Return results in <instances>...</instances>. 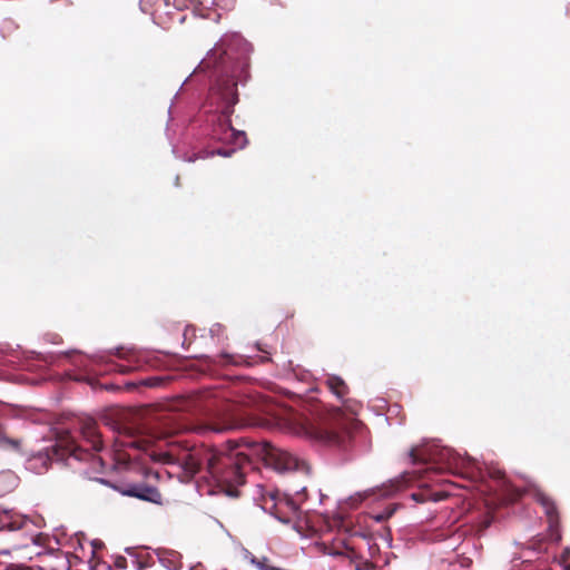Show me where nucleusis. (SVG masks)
Returning <instances> with one entry per match:
<instances>
[{
	"label": "nucleus",
	"mask_w": 570,
	"mask_h": 570,
	"mask_svg": "<svg viewBox=\"0 0 570 570\" xmlns=\"http://www.w3.org/2000/svg\"><path fill=\"white\" fill-rule=\"evenodd\" d=\"M28 525L29 521L20 514L11 510H0V531H18L28 528Z\"/></svg>",
	"instance_id": "6e6552de"
},
{
	"label": "nucleus",
	"mask_w": 570,
	"mask_h": 570,
	"mask_svg": "<svg viewBox=\"0 0 570 570\" xmlns=\"http://www.w3.org/2000/svg\"><path fill=\"white\" fill-rule=\"evenodd\" d=\"M203 461L210 479L220 487H226L228 495H236L237 488L245 483L246 468L249 464L248 454L239 445L228 443L222 449L205 452Z\"/></svg>",
	"instance_id": "7ed1b4c3"
},
{
	"label": "nucleus",
	"mask_w": 570,
	"mask_h": 570,
	"mask_svg": "<svg viewBox=\"0 0 570 570\" xmlns=\"http://www.w3.org/2000/svg\"><path fill=\"white\" fill-rule=\"evenodd\" d=\"M254 451L261 456L267 466L273 468L277 472H308L306 462L286 450L275 448L268 443H263L255 444Z\"/></svg>",
	"instance_id": "39448f33"
},
{
	"label": "nucleus",
	"mask_w": 570,
	"mask_h": 570,
	"mask_svg": "<svg viewBox=\"0 0 570 570\" xmlns=\"http://www.w3.org/2000/svg\"><path fill=\"white\" fill-rule=\"evenodd\" d=\"M377 492H381L380 497H386V495L391 494L392 490L391 489L387 490L385 488V485H382L380 488L379 487L370 488V489L356 492L355 494L351 495L348 498V503H350L351 507H356L357 504H360L365 499H368L370 497L375 495Z\"/></svg>",
	"instance_id": "9d476101"
},
{
	"label": "nucleus",
	"mask_w": 570,
	"mask_h": 570,
	"mask_svg": "<svg viewBox=\"0 0 570 570\" xmlns=\"http://www.w3.org/2000/svg\"><path fill=\"white\" fill-rule=\"evenodd\" d=\"M81 435L89 443L92 450L100 451L102 449V442L97 430V423L94 420L87 419L83 421L81 425Z\"/></svg>",
	"instance_id": "1a4fd4ad"
},
{
	"label": "nucleus",
	"mask_w": 570,
	"mask_h": 570,
	"mask_svg": "<svg viewBox=\"0 0 570 570\" xmlns=\"http://www.w3.org/2000/svg\"><path fill=\"white\" fill-rule=\"evenodd\" d=\"M159 562L168 570H179L181 567L179 556L176 552H163L159 554Z\"/></svg>",
	"instance_id": "f8f14e48"
},
{
	"label": "nucleus",
	"mask_w": 570,
	"mask_h": 570,
	"mask_svg": "<svg viewBox=\"0 0 570 570\" xmlns=\"http://www.w3.org/2000/svg\"><path fill=\"white\" fill-rule=\"evenodd\" d=\"M330 390L338 397L342 399L346 393V385L338 376H330L327 379Z\"/></svg>",
	"instance_id": "4468645a"
},
{
	"label": "nucleus",
	"mask_w": 570,
	"mask_h": 570,
	"mask_svg": "<svg viewBox=\"0 0 570 570\" xmlns=\"http://www.w3.org/2000/svg\"><path fill=\"white\" fill-rule=\"evenodd\" d=\"M410 475H411V473H405V474L403 475V478L405 479V482H409V481H410Z\"/></svg>",
	"instance_id": "4be33fe9"
},
{
	"label": "nucleus",
	"mask_w": 570,
	"mask_h": 570,
	"mask_svg": "<svg viewBox=\"0 0 570 570\" xmlns=\"http://www.w3.org/2000/svg\"><path fill=\"white\" fill-rule=\"evenodd\" d=\"M4 479H10L12 482H14V481H16L14 476H13V475H11V474H2V475H0V482H1L2 480H4Z\"/></svg>",
	"instance_id": "aec40b11"
},
{
	"label": "nucleus",
	"mask_w": 570,
	"mask_h": 570,
	"mask_svg": "<svg viewBox=\"0 0 570 570\" xmlns=\"http://www.w3.org/2000/svg\"><path fill=\"white\" fill-rule=\"evenodd\" d=\"M0 446H3V448H12L14 450H18L19 449V441L17 440H11V439H8L6 436H0Z\"/></svg>",
	"instance_id": "f3484780"
},
{
	"label": "nucleus",
	"mask_w": 570,
	"mask_h": 570,
	"mask_svg": "<svg viewBox=\"0 0 570 570\" xmlns=\"http://www.w3.org/2000/svg\"><path fill=\"white\" fill-rule=\"evenodd\" d=\"M538 499L539 501L541 502V504L543 505L544 510H546V513L550 517L553 515L554 511H556V508H554V504L553 502H551L547 497H544L543 494H538Z\"/></svg>",
	"instance_id": "2eb2a0df"
},
{
	"label": "nucleus",
	"mask_w": 570,
	"mask_h": 570,
	"mask_svg": "<svg viewBox=\"0 0 570 570\" xmlns=\"http://www.w3.org/2000/svg\"><path fill=\"white\" fill-rule=\"evenodd\" d=\"M235 149H217L215 154L223 156V157H229Z\"/></svg>",
	"instance_id": "a211bd4d"
},
{
	"label": "nucleus",
	"mask_w": 570,
	"mask_h": 570,
	"mask_svg": "<svg viewBox=\"0 0 570 570\" xmlns=\"http://www.w3.org/2000/svg\"><path fill=\"white\" fill-rule=\"evenodd\" d=\"M71 455L77 460H82L81 451L79 449L70 448Z\"/></svg>",
	"instance_id": "6ab92c4d"
},
{
	"label": "nucleus",
	"mask_w": 570,
	"mask_h": 570,
	"mask_svg": "<svg viewBox=\"0 0 570 570\" xmlns=\"http://www.w3.org/2000/svg\"><path fill=\"white\" fill-rule=\"evenodd\" d=\"M407 456L413 464L433 461L451 470H469L476 466V461L473 458L466 454L461 455L450 448H443L438 444L412 448Z\"/></svg>",
	"instance_id": "20e7f679"
},
{
	"label": "nucleus",
	"mask_w": 570,
	"mask_h": 570,
	"mask_svg": "<svg viewBox=\"0 0 570 570\" xmlns=\"http://www.w3.org/2000/svg\"><path fill=\"white\" fill-rule=\"evenodd\" d=\"M200 460L195 454H186L177 462V468L180 469L178 479L180 482H189L200 469Z\"/></svg>",
	"instance_id": "0eeeda50"
},
{
	"label": "nucleus",
	"mask_w": 570,
	"mask_h": 570,
	"mask_svg": "<svg viewBox=\"0 0 570 570\" xmlns=\"http://www.w3.org/2000/svg\"><path fill=\"white\" fill-rule=\"evenodd\" d=\"M375 520H376V521H379V522H380V521H383V520H384V517H383V515H376V517H375Z\"/></svg>",
	"instance_id": "5701e85b"
},
{
	"label": "nucleus",
	"mask_w": 570,
	"mask_h": 570,
	"mask_svg": "<svg viewBox=\"0 0 570 570\" xmlns=\"http://www.w3.org/2000/svg\"><path fill=\"white\" fill-rule=\"evenodd\" d=\"M203 461L210 479L220 487H226L228 495H236L237 488L245 483L246 468L249 464L248 454L239 445L228 443L222 449L205 452Z\"/></svg>",
	"instance_id": "f03ea898"
},
{
	"label": "nucleus",
	"mask_w": 570,
	"mask_h": 570,
	"mask_svg": "<svg viewBox=\"0 0 570 570\" xmlns=\"http://www.w3.org/2000/svg\"><path fill=\"white\" fill-rule=\"evenodd\" d=\"M250 51V45L242 36L237 33L225 35L208 51L198 66V69L206 70L230 65V71L225 70L222 73L215 88H213L212 95L222 101V111L226 118L215 130V137L222 141L233 144L235 148H244L247 144L245 132L234 129L230 126L229 117L233 107L238 101L237 85L244 83L249 76L247 57Z\"/></svg>",
	"instance_id": "f257e3e1"
},
{
	"label": "nucleus",
	"mask_w": 570,
	"mask_h": 570,
	"mask_svg": "<svg viewBox=\"0 0 570 570\" xmlns=\"http://www.w3.org/2000/svg\"><path fill=\"white\" fill-rule=\"evenodd\" d=\"M126 495L138 498L148 502L159 503L161 494L153 487L144 483H132L124 492Z\"/></svg>",
	"instance_id": "423d86ee"
},
{
	"label": "nucleus",
	"mask_w": 570,
	"mask_h": 570,
	"mask_svg": "<svg viewBox=\"0 0 570 570\" xmlns=\"http://www.w3.org/2000/svg\"><path fill=\"white\" fill-rule=\"evenodd\" d=\"M50 459L47 454L38 453L28 461V469L33 470L37 473H41L47 470Z\"/></svg>",
	"instance_id": "ddd939ff"
},
{
	"label": "nucleus",
	"mask_w": 570,
	"mask_h": 570,
	"mask_svg": "<svg viewBox=\"0 0 570 570\" xmlns=\"http://www.w3.org/2000/svg\"><path fill=\"white\" fill-rule=\"evenodd\" d=\"M312 438L328 445H335L341 442V438L335 431L325 428L314 430L312 432Z\"/></svg>",
	"instance_id": "9b49d317"
},
{
	"label": "nucleus",
	"mask_w": 570,
	"mask_h": 570,
	"mask_svg": "<svg viewBox=\"0 0 570 570\" xmlns=\"http://www.w3.org/2000/svg\"><path fill=\"white\" fill-rule=\"evenodd\" d=\"M236 428H237V424H235V423H223L220 425H208L205 428V430L213 431L216 433H222V432L233 430Z\"/></svg>",
	"instance_id": "dca6fc26"
},
{
	"label": "nucleus",
	"mask_w": 570,
	"mask_h": 570,
	"mask_svg": "<svg viewBox=\"0 0 570 570\" xmlns=\"http://www.w3.org/2000/svg\"><path fill=\"white\" fill-rule=\"evenodd\" d=\"M411 497L416 502H423V499L421 498V494H419V493H412Z\"/></svg>",
	"instance_id": "412c9836"
}]
</instances>
